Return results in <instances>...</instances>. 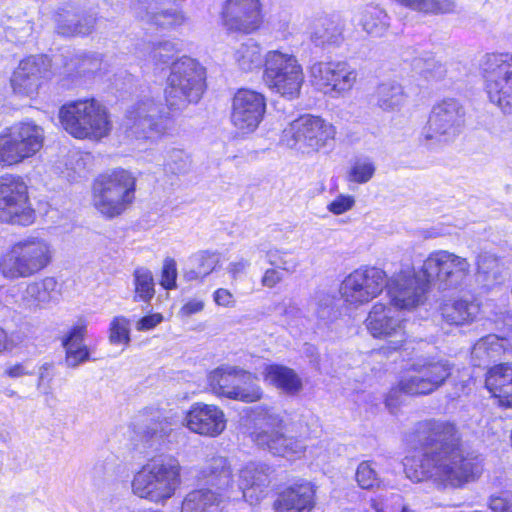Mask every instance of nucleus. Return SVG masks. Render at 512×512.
I'll return each instance as SVG.
<instances>
[{"mask_svg": "<svg viewBox=\"0 0 512 512\" xmlns=\"http://www.w3.org/2000/svg\"><path fill=\"white\" fill-rule=\"evenodd\" d=\"M400 512H411L407 506H403Z\"/></svg>", "mask_w": 512, "mask_h": 512, "instance_id": "052dcab7", "label": "nucleus"}, {"mask_svg": "<svg viewBox=\"0 0 512 512\" xmlns=\"http://www.w3.org/2000/svg\"><path fill=\"white\" fill-rule=\"evenodd\" d=\"M15 347L12 334L0 326V355L11 352Z\"/></svg>", "mask_w": 512, "mask_h": 512, "instance_id": "5fc2aeb1", "label": "nucleus"}, {"mask_svg": "<svg viewBox=\"0 0 512 512\" xmlns=\"http://www.w3.org/2000/svg\"><path fill=\"white\" fill-rule=\"evenodd\" d=\"M167 46L166 43H158L154 46V51L165 48Z\"/></svg>", "mask_w": 512, "mask_h": 512, "instance_id": "bf43d9fd", "label": "nucleus"}, {"mask_svg": "<svg viewBox=\"0 0 512 512\" xmlns=\"http://www.w3.org/2000/svg\"><path fill=\"white\" fill-rule=\"evenodd\" d=\"M57 29L64 36L88 35L93 31L94 20L85 18L84 24L78 22L74 25H68L61 19L62 15L58 13Z\"/></svg>", "mask_w": 512, "mask_h": 512, "instance_id": "49530a36", "label": "nucleus"}, {"mask_svg": "<svg viewBox=\"0 0 512 512\" xmlns=\"http://www.w3.org/2000/svg\"><path fill=\"white\" fill-rule=\"evenodd\" d=\"M464 110L461 104L452 98L444 99L435 104L428 117L422 133L425 141L447 140L459 134L464 123Z\"/></svg>", "mask_w": 512, "mask_h": 512, "instance_id": "412c9836", "label": "nucleus"}, {"mask_svg": "<svg viewBox=\"0 0 512 512\" xmlns=\"http://www.w3.org/2000/svg\"><path fill=\"white\" fill-rule=\"evenodd\" d=\"M387 274L377 267H361L349 273L341 283L340 295L348 306L359 307L377 298L385 289Z\"/></svg>", "mask_w": 512, "mask_h": 512, "instance_id": "f3484780", "label": "nucleus"}, {"mask_svg": "<svg viewBox=\"0 0 512 512\" xmlns=\"http://www.w3.org/2000/svg\"><path fill=\"white\" fill-rule=\"evenodd\" d=\"M207 389L217 398L245 404L260 402L264 398L258 375L231 365H221L211 370L207 374Z\"/></svg>", "mask_w": 512, "mask_h": 512, "instance_id": "6e6552de", "label": "nucleus"}, {"mask_svg": "<svg viewBox=\"0 0 512 512\" xmlns=\"http://www.w3.org/2000/svg\"><path fill=\"white\" fill-rule=\"evenodd\" d=\"M130 321L125 316L114 317L109 325L108 338L112 345H124L127 347L130 344Z\"/></svg>", "mask_w": 512, "mask_h": 512, "instance_id": "ea45409f", "label": "nucleus"}, {"mask_svg": "<svg viewBox=\"0 0 512 512\" xmlns=\"http://www.w3.org/2000/svg\"><path fill=\"white\" fill-rule=\"evenodd\" d=\"M263 377L269 384L289 395H297L303 388L302 380L295 370L282 364L266 365Z\"/></svg>", "mask_w": 512, "mask_h": 512, "instance_id": "c756f323", "label": "nucleus"}, {"mask_svg": "<svg viewBox=\"0 0 512 512\" xmlns=\"http://www.w3.org/2000/svg\"><path fill=\"white\" fill-rule=\"evenodd\" d=\"M484 388L499 407L512 409V363L501 362L488 367Z\"/></svg>", "mask_w": 512, "mask_h": 512, "instance_id": "cd10ccee", "label": "nucleus"}, {"mask_svg": "<svg viewBox=\"0 0 512 512\" xmlns=\"http://www.w3.org/2000/svg\"><path fill=\"white\" fill-rule=\"evenodd\" d=\"M187 18L181 10H161L149 16V23L162 30H174L185 24Z\"/></svg>", "mask_w": 512, "mask_h": 512, "instance_id": "58836bf2", "label": "nucleus"}, {"mask_svg": "<svg viewBox=\"0 0 512 512\" xmlns=\"http://www.w3.org/2000/svg\"><path fill=\"white\" fill-rule=\"evenodd\" d=\"M204 309V302L202 300H189L180 309L183 316H190L201 312Z\"/></svg>", "mask_w": 512, "mask_h": 512, "instance_id": "6e6d98bb", "label": "nucleus"}, {"mask_svg": "<svg viewBox=\"0 0 512 512\" xmlns=\"http://www.w3.org/2000/svg\"><path fill=\"white\" fill-rule=\"evenodd\" d=\"M397 3L412 11L424 15H443L453 13L456 8L454 0H396Z\"/></svg>", "mask_w": 512, "mask_h": 512, "instance_id": "c9c22d12", "label": "nucleus"}, {"mask_svg": "<svg viewBox=\"0 0 512 512\" xmlns=\"http://www.w3.org/2000/svg\"><path fill=\"white\" fill-rule=\"evenodd\" d=\"M190 157L183 151H173L164 163V170L170 175L186 173L190 167Z\"/></svg>", "mask_w": 512, "mask_h": 512, "instance_id": "a18cd8bd", "label": "nucleus"}, {"mask_svg": "<svg viewBox=\"0 0 512 512\" xmlns=\"http://www.w3.org/2000/svg\"><path fill=\"white\" fill-rule=\"evenodd\" d=\"M262 79L269 90L292 100L299 97L305 77L296 56L270 50L264 56Z\"/></svg>", "mask_w": 512, "mask_h": 512, "instance_id": "9b49d317", "label": "nucleus"}, {"mask_svg": "<svg viewBox=\"0 0 512 512\" xmlns=\"http://www.w3.org/2000/svg\"><path fill=\"white\" fill-rule=\"evenodd\" d=\"M248 262L246 260H240L237 262H232L229 264L228 273L232 279H237L241 274L244 273L246 267L248 266Z\"/></svg>", "mask_w": 512, "mask_h": 512, "instance_id": "4d7b16f0", "label": "nucleus"}, {"mask_svg": "<svg viewBox=\"0 0 512 512\" xmlns=\"http://www.w3.org/2000/svg\"><path fill=\"white\" fill-rule=\"evenodd\" d=\"M186 427L201 436L216 438L226 429L223 410L215 404L193 403L185 414Z\"/></svg>", "mask_w": 512, "mask_h": 512, "instance_id": "393cba45", "label": "nucleus"}, {"mask_svg": "<svg viewBox=\"0 0 512 512\" xmlns=\"http://www.w3.org/2000/svg\"><path fill=\"white\" fill-rule=\"evenodd\" d=\"M268 107L266 95L252 88L242 87L231 98L230 122L241 135L255 132L264 121Z\"/></svg>", "mask_w": 512, "mask_h": 512, "instance_id": "dca6fc26", "label": "nucleus"}, {"mask_svg": "<svg viewBox=\"0 0 512 512\" xmlns=\"http://www.w3.org/2000/svg\"><path fill=\"white\" fill-rule=\"evenodd\" d=\"M182 484V466L173 456L150 458L135 473L131 486L135 495L156 504H164Z\"/></svg>", "mask_w": 512, "mask_h": 512, "instance_id": "39448f33", "label": "nucleus"}, {"mask_svg": "<svg viewBox=\"0 0 512 512\" xmlns=\"http://www.w3.org/2000/svg\"><path fill=\"white\" fill-rule=\"evenodd\" d=\"M390 18L384 8L379 5H366L362 11L360 25L371 37H382L390 28Z\"/></svg>", "mask_w": 512, "mask_h": 512, "instance_id": "473e14b6", "label": "nucleus"}, {"mask_svg": "<svg viewBox=\"0 0 512 512\" xmlns=\"http://www.w3.org/2000/svg\"><path fill=\"white\" fill-rule=\"evenodd\" d=\"M163 321V315L161 313H151L142 316L136 323V329L138 331H148L154 329Z\"/></svg>", "mask_w": 512, "mask_h": 512, "instance_id": "603ef678", "label": "nucleus"}, {"mask_svg": "<svg viewBox=\"0 0 512 512\" xmlns=\"http://www.w3.org/2000/svg\"><path fill=\"white\" fill-rule=\"evenodd\" d=\"M376 105L383 111H393L400 108L405 94L400 85L381 84L375 92Z\"/></svg>", "mask_w": 512, "mask_h": 512, "instance_id": "e433bc0d", "label": "nucleus"}, {"mask_svg": "<svg viewBox=\"0 0 512 512\" xmlns=\"http://www.w3.org/2000/svg\"><path fill=\"white\" fill-rule=\"evenodd\" d=\"M344 25L340 21L328 20L325 24V37L328 43L338 45L344 40Z\"/></svg>", "mask_w": 512, "mask_h": 512, "instance_id": "8fccbe9b", "label": "nucleus"}, {"mask_svg": "<svg viewBox=\"0 0 512 512\" xmlns=\"http://www.w3.org/2000/svg\"><path fill=\"white\" fill-rule=\"evenodd\" d=\"M221 18L229 31L251 34L264 23L262 4L260 0H226Z\"/></svg>", "mask_w": 512, "mask_h": 512, "instance_id": "b1692460", "label": "nucleus"}, {"mask_svg": "<svg viewBox=\"0 0 512 512\" xmlns=\"http://www.w3.org/2000/svg\"><path fill=\"white\" fill-rule=\"evenodd\" d=\"M357 71L346 61H318L309 67L311 85L324 95L339 97L357 82Z\"/></svg>", "mask_w": 512, "mask_h": 512, "instance_id": "a211bd4d", "label": "nucleus"}, {"mask_svg": "<svg viewBox=\"0 0 512 512\" xmlns=\"http://www.w3.org/2000/svg\"><path fill=\"white\" fill-rule=\"evenodd\" d=\"M53 259L50 244L39 237L13 243L0 258V274L7 279L31 278L48 268Z\"/></svg>", "mask_w": 512, "mask_h": 512, "instance_id": "0eeeda50", "label": "nucleus"}, {"mask_svg": "<svg viewBox=\"0 0 512 512\" xmlns=\"http://www.w3.org/2000/svg\"><path fill=\"white\" fill-rule=\"evenodd\" d=\"M386 293L389 305L397 310H413L425 302L428 282L414 268L407 267L387 277Z\"/></svg>", "mask_w": 512, "mask_h": 512, "instance_id": "aec40b11", "label": "nucleus"}, {"mask_svg": "<svg viewBox=\"0 0 512 512\" xmlns=\"http://www.w3.org/2000/svg\"><path fill=\"white\" fill-rule=\"evenodd\" d=\"M170 115L160 113L159 104L152 99L140 100L125 115L126 128L135 139H148L152 135H163Z\"/></svg>", "mask_w": 512, "mask_h": 512, "instance_id": "4be33fe9", "label": "nucleus"}, {"mask_svg": "<svg viewBox=\"0 0 512 512\" xmlns=\"http://www.w3.org/2000/svg\"><path fill=\"white\" fill-rule=\"evenodd\" d=\"M452 372L453 364L448 360L428 358L406 367L391 391L411 397L427 396L442 387Z\"/></svg>", "mask_w": 512, "mask_h": 512, "instance_id": "9d476101", "label": "nucleus"}, {"mask_svg": "<svg viewBox=\"0 0 512 512\" xmlns=\"http://www.w3.org/2000/svg\"><path fill=\"white\" fill-rule=\"evenodd\" d=\"M260 418L255 422L250 437L259 447L269 450L273 455L287 457L303 451L301 441L285 435V421L271 412L266 406L257 409Z\"/></svg>", "mask_w": 512, "mask_h": 512, "instance_id": "4468645a", "label": "nucleus"}, {"mask_svg": "<svg viewBox=\"0 0 512 512\" xmlns=\"http://www.w3.org/2000/svg\"><path fill=\"white\" fill-rule=\"evenodd\" d=\"M137 178L117 167L99 173L91 183V205L106 220L121 217L136 201Z\"/></svg>", "mask_w": 512, "mask_h": 512, "instance_id": "7ed1b4c3", "label": "nucleus"}, {"mask_svg": "<svg viewBox=\"0 0 512 512\" xmlns=\"http://www.w3.org/2000/svg\"><path fill=\"white\" fill-rule=\"evenodd\" d=\"M365 325L373 338L386 340L380 348L383 354L388 355L405 350L409 342L406 320L396 316L390 305L376 302L368 313Z\"/></svg>", "mask_w": 512, "mask_h": 512, "instance_id": "2eb2a0df", "label": "nucleus"}, {"mask_svg": "<svg viewBox=\"0 0 512 512\" xmlns=\"http://www.w3.org/2000/svg\"><path fill=\"white\" fill-rule=\"evenodd\" d=\"M213 300L217 306L231 308L236 304L233 293L226 288H218L213 292Z\"/></svg>", "mask_w": 512, "mask_h": 512, "instance_id": "3c124183", "label": "nucleus"}, {"mask_svg": "<svg viewBox=\"0 0 512 512\" xmlns=\"http://www.w3.org/2000/svg\"><path fill=\"white\" fill-rule=\"evenodd\" d=\"M4 375L9 378L16 379L24 376H31L33 375V371L28 369L26 362H17L8 366L4 370Z\"/></svg>", "mask_w": 512, "mask_h": 512, "instance_id": "864d4df0", "label": "nucleus"}, {"mask_svg": "<svg viewBox=\"0 0 512 512\" xmlns=\"http://www.w3.org/2000/svg\"><path fill=\"white\" fill-rule=\"evenodd\" d=\"M268 256V262L271 267L264 271L261 277V285L265 288L273 289L284 281L286 274H290L293 271V265L285 259V253L279 251L269 252Z\"/></svg>", "mask_w": 512, "mask_h": 512, "instance_id": "72a5a7b5", "label": "nucleus"}, {"mask_svg": "<svg viewBox=\"0 0 512 512\" xmlns=\"http://www.w3.org/2000/svg\"><path fill=\"white\" fill-rule=\"evenodd\" d=\"M479 309L477 303L463 298L447 300L440 308L443 320L456 326L471 324L476 319Z\"/></svg>", "mask_w": 512, "mask_h": 512, "instance_id": "7c9ffc66", "label": "nucleus"}, {"mask_svg": "<svg viewBox=\"0 0 512 512\" xmlns=\"http://www.w3.org/2000/svg\"><path fill=\"white\" fill-rule=\"evenodd\" d=\"M218 264L217 254L210 251H200L194 259L195 268L191 271V279L202 280L210 275Z\"/></svg>", "mask_w": 512, "mask_h": 512, "instance_id": "79ce46f5", "label": "nucleus"}, {"mask_svg": "<svg viewBox=\"0 0 512 512\" xmlns=\"http://www.w3.org/2000/svg\"><path fill=\"white\" fill-rule=\"evenodd\" d=\"M358 486L364 490H372L380 486L381 480L373 467V462L364 460L359 463L355 472Z\"/></svg>", "mask_w": 512, "mask_h": 512, "instance_id": "a19ab883", "label": "nucleus"}, {"mask_svg": "<svg viewBox=\"0 0 512 512\" xmlns=\"http://www.w3.org/2000/svg\"><path fill=\"white\" fill-rule=\"evenodd\" d=\"M133 284V301L149 306L156 293L152 271L144 267L136 268L133 272Z\"/></svg>", "mask_w": 512, "mask_h": 512, "instance_id": "f704fd0d", "label": "nucleus"}, {"mask_svg": "<svg viewBox=\"0 0 512 512\" xmlns=\"http://www.w3.org/2000/svg\"><path fill=\"white\" fill-rule=\"evenodd\" d=\"M79 59H80L82 62H85V61L93 62V61H94V58H93V57H90V56H87V55H85V56H81Z\"/></svg>", "mask_w": 512, "mask_h": 512, "instance_id": "13d9d810", "label": "nucleus"}, {"mask_svg": "<svg viewBox=\"0 0 512 512\" xmlns=\"http://www.w3.org/2000/svg\"><path fill=\"white\" fill-rule=\"evenodd\" d=\"M206 69L196 59L182 56L172 63L164 97L171 112L197 103L207 88Z\"/></svg>", "mask_w": 512, "mask_h": 512, "instance_id": "423d86ee", "label": "nucleus"}, {"mask_svg": "<svg viewBox=\"0 0 512 512\" xmlns=\"http://www.w3.org/2000/svg\"><path fill=\"white\" fill-rule=\"evenodd\" d=\"M198 487L186 494L182 501L185 512H206L230 499L234 479L231 465L223 456L206 460L196 475Z\"/></svg>", "mask_w": 512, "mask_h": 512, "instance_id": "20e7f679", "label": "nucleus"}, {"mask_svg": "<svg viewBox=\"0 0 512 512\" xmlns=\"http://www.w3.org/2000/svg\"><path fill=\"white\" fill-rule=\"evenodd\" d=\"M376 167L372 161L356 160L350 167L347 180L351 183L364 184L372 179Z\"/></svg>", "mask_w": 512, "mask_h": 512, "instance_id": "37998d69", "label": "nucleus"}, {"mask_svg": "<svg viewBox=\"0 0 512 512\" xmlns=\"http://www.w3.org/2000/svg\"><path fill=\"white\" fill-rule=\"evenodd\" d=\"M87 334V323L79 321L72 326L62 339V346L65 349V361L71 367H76L90 359L88 347L84 344Z\"/></svg>", "mask_w": 512, "mask_h": 512, "instance_id": "c85d7f7f", "label": "nucleus"}, {"mask_svg": "<svg viewBox=\"0 0 512 512\" xmlns=\"http://www.w3.org/2000/svg\"><path fill=\"white\" fill-rule=\"evenodd\" d=\"M403 469L413 482L430 481L439 490H463L485 472L484 458L465 447L456 422L436 418L417 421L405 436Z\"/></svg>", "mask_w": 512, "mask_h": 512, "instance_id": "f257e3e1", "label": "nucleus"}, {"mask_svg": "<svg viewBox=\"0 0 512 512\" xmlns=\"http://www.w3.org/2000/svg\"><path fill=\"white\" fill-rule=\"evenodd\" d=\"M488 508L491 512H512V492L501 491L490 496Z\"/></svg>", "mask_w": 512, "mask_h": 512, "instance_id": "de8ad7c7", "label": "nucleus"}, {"mask_svg": "<svg viewBox=\"0 0 512 512\" xmlns=\"http://www.w3.org/2000/svg\"><path fill=\"white\" fill-rule=\"evenodd\" d=\"M317 504L316 487L309 481L292 483L276 493L274 512H312Z\"/></svg>", "mask_w": 512, "mask_h": 512, "instance_id": "a878e982", "label": "nucleus"}, {"mask_svg": "<svg viewBox=\"0 0 512 512\" xmlns=\"http://www.w3.org/2000/svg\"><path fill=\"white\" fill-rule=\"evenodd\" d=\"M58 119L63 129L77 140L99 142L113 131V116L99 98L88 96L70 100L59 108Z\"/></svg>", "mask_w": 512, "mask_h": 512, "instance_id": "f03ea898", "label": "nucleus"}, {"mask_svg": "<svg viewBox=\"0 0 512 512\" xmlns=\"http://www.w3.org/2000/svg\"><path fill=\"white\" fill-rule=\"evenodd\" d=\"M177 263L172 257H166L163 260L159 284L164 290H174L177 287Z\"/></svg>", "mask_w": 512, "mask_h": 512, "instance_id": "c03bdc74", "label": "nucleus"}, {"mask_svg": "<svg viewBox=\"0 0 512 512\" xmlns=\"http://www.w3.org/2000/svg\"><path fill=\"white\" fill-rule=\"evenodd\" d=\"M482 76L489 101L503 113L512 114V53L486 54Z\"/></svg>", "mask_w": 512, "mask_h": 512, "instance_id": "ddd939ff", "label": "nucleus"}, {"mask_svg": "<svg viewBox=\"0 0 512 512\" xmlns=\"http://www.w3.org/2000/svg\"><path fill=\"white\" fill-rule=\"evenodd\" d=\"M36 220L37 210L24 177L13 173L1 175L0 223L25 228Z\"/></svg>", "mask_w": 512, "mask_h": 512, "instance_id": "1a4fd4ad", "label": "nucleus"}, {"mask_svg": "<svg viewBox=\"0 0 512 512\" xmlns=\"http://www.w3.org/2000/svg\"><path fill=\"white\" fill-rule=\"evenodd\" d=\"M61 294V288L57 279L53 276H46L27 284L25 295L28 301L37 306H42L51 301L57 300Z\"/></svg>", "mask_w": 512, "mask_h": 512, "instance_id": "2f4dec72", "label": "nucleus"}, {"mask_svg": "<svg viewBox=\"0 0 512 512\" xmlns=\"http://www.w3.org/2000/svg\"><path fill=\"white\" fill-rule=\"evenodd\" d=\"M44 132L32 122H19L0 133V166L13 167L40 152Z\"/></svg>", "mask_w": 512, "mask_h": 512, "instance_id": "f8f14e48", "label": "nucleus"}, {"mask_svg": "<svg viewBox=\"0 0 512 512\" xmlns=\"http://www.w3.org/2000/svg\"><path fill=\"white\" fill-rule=\"evenodd\" d=\"M46 72L43 62L36 56L25 57L10 77L13 92L22 96L37 93L46 77Z\"/></svg>", "mask_w": 512, "mask_h": 512, "instance_id": "bb28decb", "label": "nucleus"}, {"mask_svg": "<svg viewBox=\"0 0 512 512\" xmlns=\"http://www.w3.org/2000/svg\"><path fill=\"white\" fill-rule=\"evenodd\" d=\"M354 204L353 196L340 194L328 204L327 209L334 215H341L349 211Z\"/></svg>", "mask_w": 512, "mask_h": 512, "instance_id": "09e8293b", "label": "nucleus"}, {"mask_svg": "<svg viewBox=\"0 0 512 512\" xmlns=\"http://www.w3.org/2000/svg\"><path fill=\"white\" fill-rule=\"evenodd\" d=\"M422 271L428 283L437 280L452 286L459 284L469 275L470 264L466 258L452 252L436 250L427 256Z\"/></svg>", "mask_w": 512, "mask_h": 512, "instance_id": "5701e85b", "label": "nucleus"}, {"mask_svg": "<svg viewBox=\"0 0 512 512\" xmlns=\"http://www.w3.org/2000/svg\"><path fill=\"white\" fill-rule=\"evenodd\" d=\"M287 134L292 146L312 154L335 140L336 128L320 116L304 114L290 123Z\"/></svg>", "mask_w": 512, "mask_h": 512, "instance_id": "6ab92c4d", "label": "nucleus"}, {"mask_svg": "<svg viewBox=\"0 0 512 512\" xmlns=\"http://www.w3.org/2000/svg\"><path fill=\"white\" fill-rule=\"evenodd\" d=\"M234 58L239 69L243 72H251L258 69L262 61L264 62L261 47L257 43L242 45L236 50Z\"/></svg>", "mask_w": 512, "mask_h": 512, "instance_id": "4c0bfd02", "label": "nucleus"}]
</instances>
